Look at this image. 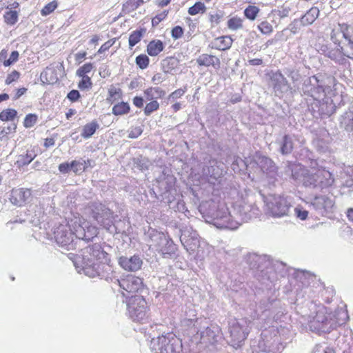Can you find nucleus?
<instances>
[{
	"label": "nucleus",
	"instance_id": "obj_39",
	"mask_svg": "<svg viewBox=\"0 0 353 353\" xmlns=\"http://www.w3.org/2000/svg\"><path fill=\"white\" fill-rule=\"evenodd\" d=\"M339 47L343 51V57H347L353 60V41L345 40L343 45H340Z\"/></svg>",
	"mask_w": 353,
	"mask_h": 353
},
{
	"label": "nucleus",
	"instance_id": "obj_64",
	"mask_svg": "<svg viewBox=\"0 0 353 353\" xmlns=\"http://www.w3.org/2000/svg\"><path fill=\"white\" fill-rule=\"evenodd\" d=\"M81 77L82 79L79 81L78 85L79 88L81 90L90 88L92 85L90 78L88 76H83Z\"/></svg>",
	"mask_w": 353,
	"mask_h": 353
},
{
	"label": "nucleus",
	"instance_id": "obj_46",
	"mask_svg": "<svg viewBox=\"0 0 353 353\" xmlns=\"http://www.w3.org/2000/svg\"><path fill=\"white\" fill-rule=\"evenodd\" d=\"M228 27L232 30H237L242 28L243 20L242 19L234 17L228 21Z\"/></svg>",
	"mask_w": 353,
	"mask_h": 353
},
{
	"label": "nucleus",
	"instance_id": "obj_48",
	"mask_svg": "<svg viewBox=\"0 0 353 353\" xmlns=\"http://www.w3.org/2000/svg\"><path fill=\"white\" fill-rule=\"evenodd\" d=\"M205 6L204 3L199 1L194 4L192 6L189 8L188 13L190 15H196L199 12H204L205 11Z\"/></svg>",
	"mask_w": 353,
	"mask_h": 353
},
{
	"label": "nucleus",
	"instance_id": "obj_49",
	"mask_svg": "<svg viewBox=\"0 0 353 353\" xmlns=\"http://www.w3.org/2000/svg\"><path fill=\"white\" fill-rule=\"evenodd\" d=\"M284 72L294 83L299 81L301 78L299 71L293 68H285Z\"/></svg>",
	"mask_w": 353,
	"mask_h": 353
},
{
	"label": "nucleus",
	"instance_id": "obj_21",
	"mask_svg": "<svg viewBox=\"0 0 353 353\" xmlns=\"http://www.w3.org/2000/svg\"><path fill=\"white\" fill-rule=\"evenodd\" d=\"M258 164L263 172L266 174L268 178L270 180L276 179L277 168L272 159L267 157H261L259 158Z\"/></svg>",
	"mask_w": 353,
	"mask_h": 353
},
{
	"label": "nucleus",
	"instance_id": "obj_4",
	"mask_svg": "<svg viewBox=\"0 0 353 353\" xmlns=\"http://www.w3.org/2000/svg\"><path fill=\"white\" fill-rule=\"evenodd\" d=\"M162 325H154L151 327L152 333L150 341V349L154 353H181L182 352L181 340L173 333L162 332Z\"/></svg>",
	"mask_w": 353,
	"mask_h": 353
},
{
	"label": "nucleus",
	"instance_id": "obj_13",
	"mask_svg": "<svg viewBox=\"0 0 353 353\" xmlns=\"http://www.w3.org/2000/svg\"><path fill=\"white\" fill-rule=\"evenodd\" d=\"M74 233L76 239L89 241L98 234V228L94 225H90L88 222L82 221L80 218H74V221H72Z\"/></svg>",
	"mask_w": 353,
	"mask_h": 353
},
{
	"label": "nucleus",
	"instance_id": "obj_55",
	"mask_svg": "<svg viewBox=\"0 0 353 353\" xmlns=\"http://www.w3.org/2000/svg\"><path fill=\"white\" fill-rule=\"evenodd\" d=\"M258 29L263 34H270L273 31L272 26L268 21H264L258 25Z\"/></svg>",
	"mask_w": 353,
	"mask_h": 353
},
{
	"label": "nucleus",
	"instance_id": "obj_3",
	"mask_svg": "<svg viewBox=\"0 0 353 353\" xmlns=\"http://www.w3.org/2000/svg\"><path fill=\"white\" fill-rule=\"evenodd\" d=\"M309 307L311 312L308 315V325L313 332L329 333L345 324L349 319L345 306L331 312L325 305L311 301Z\"/></svg>",
	"mask_w": 353,
	"mask_h": 353
},
{
	"label": "nucleus",
	"instance_id": "obj_45",
	"mask_svg": "<svg viewBox=\"0 0 353 353\" xmlns=\"http://www.w3.org/2000/svg\"><path fill=\"white\" fill-rule=\"evenodd\" d=\"M17 111L14 109H6L0 113V119L3 121H12L17 116Z\"/></svg>",
	"mask_w": 353,
	"mask_h": 353
},
{
	"label": "nucleus",
	"instance_id": "obj_12",
	"mask_svg": "<svg viewBox=\"0 0 353 353\" xmlns=\"http://www.w3.org/2000/svg\"><path fill=\"white\" fill-rule=\"evenodd\" d=\"M205 324H207L206 322L202 324L201 327H199L192 335L198 343L207 347L217 342L221 330L216 325H211L205 327Z\"/></svg>",
	"mask_w": 353,
	"mask_h": 353
},
{
	"label": "nucleus",
	"instance_id": "obj_61",
	"mask_svg": "<svg viewBox=\"0 0 353 353\" xmlns=\"http://www.w3.org/2000/svg\"><path fill=\"white\" fill-rule=\"evenodd\" d=\"M294 214L297 218L303 221L307 218L308 211L306 210H304L302 207L297 206L294 209Z\"/></svg>",
	"mask_w": 353,
	"mask_h": 353
},
{
	"label": "nucleus",
	"instance_id": "obj_14",
	"mask_svg": "<svg viewBox=\"0 0 353 353\" xmlns=\"http://www.w3.org/2000/svg\"><path fill=\"white\" fill-rule=\"evenodd\" d=\"M308 203L316 215L326 216L327 214L332 212L335 201L332 196L318 195Z\"/></svg>",
	"mask_w": 353,
	"mask_h": 353
},
{
	"label": "nucleus",
	"instance_id": "obj_58",
	"mask_svg": "<svg viewBox=\"0 0 353 353\" xmlns=\"http://www.w3.org/2000/svg\"><path fill=\"white\" fill-rule=\"evenodd\" d=\"M134 165H136V167L141 170H147L148 168V161L145 158H135L134 159Z\"/></svg>",
	"mask_w": 353,
	"mask_h": 353
},
{
	"label": "nucleus",
	"instance_id": "obj_50",
	"mask_svg": "<svg viewBox=\"0 0 353 353\" xmlns=\"http://www.w3.org/2000/svg\"><path fill=\"white\" fill-rule=\"evenodd\" d=\"M151 101L146 104L144 108V114L150 116L152 112L159 108V103L156 100H150Z\"/></svg>",
	"mask_w": 353,
	"mask_h": 353
},
{
	"label": "nucleus",
	"instance_id": "obj_31",
	"mask_svg": "<svg viewBox=\"0 0 353 353\" xmlns=\"http://www.w3.org/2000/svg\"><path fill=\"white\" fill-rule=\"evenodd\" d=\"M264 259L265 256L254 253H250L246 256V262L251 269H261V263Z\"/></svg>",
	"mask_w": 353,
	"mask_h": 353
},
{
	"label": "nucleus",
	"instance_id": "obj_6",
	"mask_svg": "<svg viewBox=\"0 0 353 353\" xmlns=\"http://www.w3.org/2000/svg\"><path fill=\"white\" fill-rule=\"evenodd\" d=\"M301 91L304 95L312 97L319 103H327V95L332 91L321 76H312L306 78L303 83Z\"/></svg>",
	"mask_w": 353,
	"mask_h": 353
},
{
	"label": "nucleus",
	"instance_id": "obj_23",
	"mask_svg": "<svg viewBox=\"0 0 353 353\" xmlns=\"http://www.w3.org/2000/svg\"><path fill=\"white\" fill-rule=\"evenodd\" d=\"M292 177L294 180L302 183L304 186V181L306 176L310 174V170L306 169L300 164H293L291 165Z\"/></svg>",
	"mask_w": 353,
	"mask_h": 353
},
{
	"label": "nucleus",
	"instance_id": "obj_5",
	"mask_svg": "<svg viewBox=\"0 0 353 353\" xmlns=\"http://www.w3.org/2000/svg\"><path fill=\"white\" fill-rule=\"evenodd\" d=\"M334 183V175L316 161L311 162L310 174L306 176L304 187L323 190L331 187Z\"/></svg>",
	"mask_w": 353,
	"mask_h": 353
},
{
	"label": "nucleus",
	"instance_id": "obj_47",
	"mask_svg": "<svg viewBox=\"0 0 353 353\" xmlns=\"http://www.w3.org/2000/svg\"><path fill=\"white\" fill-rule=\"evenodd\" d=\"M259 12V8L255 6H248L244 10V14L250 20H254L256 18L258 13Z\"/></svg>",
	"mask_w": 353,
	"mask_h": 353
},
{
	"label": "nucleus",
	"instance_id": "obj_19",
	"mask_svg": "<svg viewBox=\"0 0 353 353\" xmlns=\"http://www.w3.org/2000/svg\"><path fill=\"white\" fill-rule=\"evenodd\" d=\"M147 244L150 249L158 250L162 245L163 241L168 236L162 232H159L155 229L150 228L145 234Z\"/></svg>",
	"mask_w": 353,
	"mask_h": 353
},
{
	"label": "nucleus",
	"instance_id": "obj_20",
	"mask_svg": "<svg viewBox=\"0 0 353 353\" xmlns=\"http://www.w3.org/2000/svg\"><path fill=\"white\" fill-rule=\"evenodd\" d=\"M119 264L126 271L135 272L141 269L143 261L138 255L130 257L121 256L119 259Z\"/></svg>",
	"mask_w": 353,
	"mask_h": 353
},
{
	"label": "nucleus",
	"instance_id": "obj_43",
	"mask_svg": "<svg viewBox=\"0 0 353 353\" xmlns=\"http://www.w3.org/2000/svg\"><path fill=\"white\" fill-rule=\"evenodd\" d=\"M341 23H339L338 28L333 29L330 34L332 41L339 47L341 43V39L343 37L342 31H341Z\"/></svg>",
	"mask_w": 353,
	"mask_h": 353
},
{
	"label": "nucleus",
	"instance_id": "obj_51",
	"mask_svg": "<svg viewBox=\"0 0 353 353\" xmlns=\"http://www.w3.org/2000/svg\"><path fill=\"white\" fill-rule=\"evenodd\" d=\"M17 125L14 123H10L8 126L0 127V140H2L8 134L15 131Z\"/></svg>",
	"mask_w": 353,
	"mask_h": 353
},
{
	"label": "nucleus",
	"instance_id": "obj_62",
	"mask_svg": "<svg viewBox=\"0 0 353 353\" xmlns=\"http://www.w3.org/2000/svg\"><path fill=\"white\" fill-rule=\"evenodd\" d=\"M108 92L110 96L109 100H112V99L113 100L119 99L121 95V90L119 88L111 87Z\"/></svg>",
	"mask_w": 353,
	"mask_h": 353
},
{
	"label": "nucleus",
	"instance_id": "obj_56",
	"mask_svg": "<svg viewBox=\"0 0 353 353\" xmlns=\"http://www.w3.org/2000/svg\"><path fill=\"white\" fill-rule=\"evenodd\" d=\"M168 12H169L168 10H164V11L161 12V13L157 14L152 19V26L153 27L157 26L160 22L163 21L167 17Z\"/></svg>",
	"mask_w": 353,
	"mask_h": 353
},
{
	"label": "nucleus",
	"instance_id": "obj_35",
	"mask_svg": "<svg viewBox=\"0 0 353 353\" xmlns=\"http://www.w3.org/2000/svg\"><path fill=\"white\" fill-rule=\"evenodd\" d=\"M99 128V125L97 121L95 120L92 121L83 127L81 135L84 139H89L95 133Z\"/></svg>",
	"mask_w": 353,
	"mask_h": 353
},
{
	"label": "nucleus",
	"instance_id": "obj_37",
	"mask_svg": "<svg viewBox=\"0 0 353 353\" xmlns=\"http://www.w3.org/2000/svg\"><path fill=\"white\" fill-rule=\"evenodd\" d=\"M130 110V105L126 102H120L112 107V114L116 116H121L128 114Z\"/></svg>",
	"mask_w": 353,
	"mask_h": 353
},
{
	"label": "nucleus",
	"instance_id": "obj_28",
	"mask_svg": "<svg viewBox=\"0 0 353 353\" xmlns=\"http://www.w3.org/2000/svg\"><path fill=\"white\" fill-rule=\"evenodd\" d=\"M40 78L41 81L48 84H54L59 79L55 69L52 67H47L41 73Z\"/></svg>",
	"mask_w": 353,
	"mask_h": 353
},
{
	"label": "nucleus",
	"instance_id": "obj_8",
	"mask_svg": "<svg viewBox=\"0 0 353 353\" xmlns=\"http://www.w3.org/2000/svg\"><path fill=\"white\" fill-rule=\"evenodd\" d=\"M127 310L129 317L133 321L144 323L148 319L147 302L142 296L135 295L129 298Z\"/></svg>",
	"mask_w": 353,
	"mask_h": 353
},
{
	"label": "nucleus",
	"instance_id": "obj_36",
	"mask_svg": "<svg viewBox=\"0 0 353 353\" xmlns=\"http://www.w3.org/2000/svg\"><path fill=\"white\" fill-rule=\"evenodd\" d=\"M293 139L290 135L283 136L280 147V151L283 154H290L293 150Z\"/></svg>",
	"mask_w": 353,
	"mask_h": 353
},
{
	"label": "nucleus",
	"instance_id": "obj_42",
	"mask_svg": "<svg viewBox=\"0 0 353 353\" xmlns=\"http://www.w3.org/2000/svg\"><path fill=\"white\" fill-rule=\"evenodd\" d=\"M3 18L6 23L13 26L18 21L19 14L15 10H9L5 12Z\"/></svg>",
	"mask_w": 353,
	"mask_h": 353
},
{
	"label": "nucleus",
	"instance_id": "obj_59",
	"mask_svg": "<svg viewBox=\"0 0 353 353\" xmlns=\"http://www.w3.org/2000/svg\"><path fill=\"white\" fill-rule=\"evenodd\" d=\"M93 68V65L90 63H85L77 70V74L79 77L87 76L86 74L89 73Z\"/></svg>",
	"mask_w": 353,
	"mask_h": 353
},
{
	"label": "nucleus",
	"instance_id": "obj_44",
	"mask_svg": "<svg viewBox=\"0 0 353 353\" xmlns=\"http://www.w3.org/2000/svg\"><path fill=\"white\" fill-rule=\"evenodd\" d=\"M258 348L259 350L262 352H273L272 343L269 341H265L263 338H261V339L259 341Z\"/></svg>",
	"mask_w": 353,
	"mask_h": 353
},
{
	"label": "nucleus",
	"instance_id": "obj_60",
	"mask_svg": "<svg viewBox=\"0 0 353 353\" xmlns=\"http://www.w3.org/2000/svg\"><path fill=\"white\" fill-rule=\"evenodd\" d=\"M84 163H82L81 161H76L74 160L70 163V166L72 167V170L74 173L81 172L85 171L83 167Z\"/></svg>",
	"mask_w": 353,
	"mask_h": 353
},
{
	"label": "nucleus",
	"instance_id": "obj_52",
	"mask_svg": "<svg viewBox=\"0 0 353 353\" xmlns=\"http://www.w3.org/2000/svg\"><path fill=\"white\" fill-rule=\"evenodd\" d=\"M137 8L138 6L135 0H126L123 4L122 10L125 13H130Z\"/></svg>",
	"mask_w": 353,
	"mask_h": 353
},
{
	"label": "nucleus",
	"instance_id": "obj_30",
	"mask_svg": "<svg viewBox=\"0 0 353 353\" xmlns=\"http://www.w3.org/2000/svg\"><path fill=\"white\" fill-rule=\"evenodd\" d=\"M341 47L338 46V48H331L326 57L334 61L335 63L343 65L345 63L346 59L343 57Z\"/></svg>",
	"mask_w": 353,
	"mask_h": 353
},
{
	"label": "nucleus",
	"instance_id": "obj_38",
	"mask_svg": "<svg viewBox=\"0 0 353 353\" xmlns=\"http://www.w3.org/2000/svg\"><path fill=\"white\" fill-rule=\"evenodd\" d=\"M145 32V29L141 28L140 30H137L133 31L130 37H129V46L130 48L134 47L136 44H137L143 37L144 33Z\"/></svg>",
	"mask_w": 353,
	"mask_h": 353
},
{
	"label": "nucleus",
	"instance_id": "obj_18",
	"mask_svg": "<svg viewBox=\"0 0 353 353\" xmlns=\"http://www.w3.org/2000/svg\"><path fill=\"white\" fill-rule=\"evenodd\" d=\"M32 192L28 188H14L10 195V202L17 206L21 207L30 201Z\"/></svg>",
	"mask_w": 353,
	"mask_h": 353
},
{
	"label": "nucleus",
	"instance_id": "obj_22",
	"mask_svg": "<svg viewBox=\"0 0 353 353\" xmlns=\"http://www.w3.org/2000/svg\"><path fill=\"white\" fill-rule=\"evenodd\" d=\"M176 250V245L174 243L172 239L168 236L165 241H163L162 245L159 247L158 252L164 258H172Z\"/></svg>",
	"mask_w": 353,
	"mask_h": 353
},
{
	"label": "nucleus",
	"instance_id": "obj_1",
	"mask_svg": "<svg viewBox=\"0 0 353 353\" xmlns=\"http://www.w3.org/2000/svg\"><path fill=\"white\" fill-rule=\"evenodd\" d=\"M200 208L207 222L217 228L231 230L237 229L243 222H248L261 214L259 208L249 199L236 202L231 210L224 203L214 201L206 202Z\"/></svg>",
	"mask_w": 353,
	"mask_h": 353
},
{
	"label": "nucleus",
	"instance_id": "obj_54",
	"mask_svg": "<svg viewBox=\"0 0 353 353\" xmlns=\"http://www.w3.org/2000/svg\"><path fill=\"white\" fill-rule=\"evenodd\" d=\"M136 63L141 69H145L148 66L149 58L145 54H140L136 57Z\"/></svg>",
	"mask_w": 353,
	"mask_h": 353
},
{
	"label": "nucleus",
	"instance_id": "obj_17",
	"mask_svg": "<svg viewBox=\"0 0 353 353\" xmlns=\"http://www.w3.org/2000/svg\"><path fill=\"white\" fill-rule=\"evenodd\" d=\"M121 288L127 293H135L143 289V281L141 278L130 274L120 280H117Z\"/></svg>",
	"mask_w": 353,
	"mask_h": 353
},
{
	"label": "nucleus",
	"instance_id": "obj_41",
	"mask_svg": "<svg viewBox=\"0 0 353 353\" xmlns=\"http://www.w3.org/2000/svg\"><path fill=\"white\" fill-rule=\"evenodd\" d=\"M341 31H342V37L344 39V40L353 41V23H341Z\"/></svg>",
	"mask_w": 353,
	"mask_h": 353
},
{
	"label": "nucleus",
	"instance_id": "obj_11",
	"mask_svg": "<svg viewBox=\"0 0 353 353\" xmlns=\"http://www.w3.org/2000/svg\"><path fill=\"white\" fill-rule=\"evenodd\" d=\"M267 213L273 217H282L288 215L291 202L287 197L280 195H270L265 201Z\"/></svg>",
	"mask_w": 353,
	"mask_h": 353
},
{
	"label": "nucleus",
	"instance_id": "obj_15",
	"mask_svg": "<svg viewBox=\"0 0 353 353\" xmlns=\"http://www.w3.org/2000/svg\"><path fill=\"white\" fill-rule=\"evenodd\" d=\"M205 323V319L197 318L196 310L194 308L187 307L181 320V327L188 331V334H194L196 330Z\"/></svg>",
	"mask_w": 353,
	"mask_h": 353
},
{
	"label": "nucleus",
	"instance_id": "obj_57",
	"mask_svg": "<svg viewBox=\"0 0 353 353\" xmlns=\"http://www.w3.org/2000/svg\"><path fill=\"white\" fill-rule=\"evenodd\" d=\"M37 117L34 114H29L26 116L23 125L26 128H32L37 122Z\"/></svg>",
	"mask_w": 353,
	"mask_h": 353
},
{
	"label": "nucleus",
	"instance_id": "obj_29",
	"mask_svg": "<svg viewBox=\"0 0 353 353\" xmlns=\"http://www.w3.org/2000/svg\"><path fill=\"white\" fill-rule=\"evenodd\" d=\"M232 43V39L230 36H223L215 39L212 43V48L219 50L229 49Z\"/></svg>",
	"mask_w": 353,
	"mask_h": 353
},
{
	"label": "nucleus",
	"instance_id": "obj_24",
	"mask_svg": "<svg viewBox=\"0 0 353 353\" xmlns=\"http://www.w3.org/2000/svg\"><path fill=\"white\" fill-rule=\"evenodd\" d=\"M339 123L341 128L348 132H353V107L345 111L340 117Z\"/></svg>",
	"mask_w": 353,
	"mask_h": 353
},
{
	"label": "nucleus",
	"instance_id": "obj_63",
	"mask_svg": "<svg viewBox=\"0 0 353 353\" xmlns=\"http://www.w3.org/2000/svg\"><path fill=\"white\" fill-rule=\"evenodd\" d=\"M19 54L18 51H12L11 54L10 55L9 59L5 60V61L3 62L4 66H10L14 63L17 62L19 59Z\"/></svg>",
	"mask_w": 353,
	"mask_h": 353
},
{
	"label": "nucleus",
	"instance_id": "obj_33",
	"mask_svg": "<svg viewBox=\"0 0 353 353\" xmlns=\"http://www.w3.org/2000/svg\"><path fill=\"white\" fill-rule=\"evenodd\" d=\"M36 154L32 150H27L26 154H20L17 157L15 164L21 168L30 163L35 158Z\"/></svg>",
	"mask_w": 353,
	"mask_h": 353
},
{
	"label": "nucleus",
	"instance_id": "obj_27",
	"mask_svg": "<svg viewBox=\"0 0 353 353\" xmlns=\"http://www.w3.org/2000/svg\"><path fill=\"white\" fill-rule=\"evenodd\" d=\"M217 161L215 159L209 161V165H206L203 168V175L216 179L221 175V172L218 168Z\"/></svg>",
	"mask_w": 353,
	"mask_h": 353
},
{
	"label": "nucleus",
	"instance_id": "obj_9",
	"mask_svg": "<svg viewBox=\"0 0 353 353\" xmlns=\"http://www.w3.org/2000/svg\"><path fill=\"white\" fill-rule=\"evenodd\" d=\"M252 326V322L245 318L234 320L229 323V330L232 338V345L239 347L248 337Z\"/></svg>",
	"mask_w": 353,
	"mask_h": 353
},
{
	"label": "nucleus",
	"instance_id": "obj_7",
	"mask_svg": "<svg viewBox=\"0 0 353 353\" xmlns=\"http://www.w3.org/2000/svg\"><path fill=\"white\" fill-rule=\"evenodd\" d=\"M88 213L99 225L110 233H120L114 225V216L113 212L100 202L90 203L88 207Z\"/></svg>",
	"mask_w": 353,
	"mask_h": 353
},
{
	"label": "nucleus",
	"instance_id": "obj_16",
	"mask_svg": "<svg viewBox=\"0 0 353 353\" xmlns=\"http://www.w3.org/2000/svg\"><path fill=\"white\" fill-rule=\"evenodd\" d=\"M270 80L276 96L281 97L283 94L292 90L286 78L279 70L271 72Z\"/></svg>",
	"mask_w": 353,
	"mask_h": 353
},
{
	"label": "nucleus",
	"instance_id": "obj_53",
	"mask_svg": "<svg viewBox=\"0 0 353 353\" xmlns=\"http://www.w3.org/2000/svg\"><path fill=\"white\" fill-rule=\"evenodd\" d=\"M57 2L53 1L46 5L41 10V14L42 16H47L52 13L57 8Z\"/></svg>",
	"mask_w": 353,
	"mask_h": 353
},
{
	"label": "nucleus",
	"instance_id": "obj_34",
	"mask_svg": "<svg viewBox=\"0 0 353 353\" xmlns=\"http://www.w3.org/2000/svg\"><path fill=\"white\" fill-rule=\"evenodd\" d=\"M144 94L147 100H154L163 97L165 92L159 87H151L144 91Z\"/></svg>",
	"mask_w": 353,
	"mask_h": 353
},
{
	"label": "nucleus",
	"instance_id": "obj_40",
	"mask_svg": "<svg viewBox=\"0 0 353 353\" xmlns=\"http://www.w3.org/2000/svg\"><path fill=\"white\" fill-rule=\"evenodd\" d=\"M294 277L296 279L299 281L303 284V285H308L310 283V279L313 278L310 272L303 270L296 271L294 272Z\"/></svg>",
	"mask_w": 353,
	"mask_h": 353
},
{
	"label": "nucleus",
	"instance_id": "obj_26",
	"mask_svg": "<svg viewBox=\"0 0 353 353\" xmlns=\"http://www.w3.org/2000/svg\"><path fill=\"white\" fill-rule=\"evenodd\" d=\"M196 62L199 65L203 66H210L212 65L215 68H219L220 65V60L215 56L209 55L207 54H203L200 55L197 59Z\"/></svg>",
	"mask_w": 353,
	"mask_h": 353
},
{
	"label": "nucleus",
	"instance_id": "obj_32",
	"mask_svg": "<svg viewBox=\"0 0 353 353\" xmlns=\"http://www.w3.org/2000/svg\"><path fill=\"white\" fill-rule=\"evenodd\" d=\"M164 45L161 40H152L147 46V52L151 57L158 55L163 50Z\"/></svg>",
	"mask_w": 353,
	"mask_h": 353
},
{
	"label": "nucleus",
	"instance_id": "obj_25",
	"mask_svg": "<svg viewBox=\"0 0 353 353\" xmlns=\"http://www.w3.org/2000/svg\"><path fill=\"white\" fill-rule=\"evenodd\" d=\"M320 11L317 7H312L301 19L300 23L303 26L312 24L318 18Z\"/></svg>",
	"mask_w": 353,
	"mask_h": 353
},
{
	"label": "nucleus",
	"instance_id": "obj_10",
	"mask_svg": "<svg viewBox=\"0 0 353 353\" xmlns=\"http://www.w3.org/2000/svg\"><path fill=\"white\" fill-rule=\"evenodd\" d=\"M71 219L67 224H60L54 230V239L57 243L65 250H73L76 249L77 241L74 240L73 227Z\"/></svg>",
	"mask_w": 353,
	"mask_h": 353
},
{
	"label": "nucleus",
	"instance_id": "obj_2",
	"mask_svg": "<svg viewBox=\"0 0 353 353\" xmlns=\"http://www.w3.org/2000/svg\"><path fill=\"white\" fill-rule=\"evenodd\" d=\"M80 260L74 262L79 273H83L88 277H99L108 281L111 279L112 268L107 262L108 254L98 243L90 245L81 250Z\"/></svg>",
	"mask_w": 353,
	"mask_h": 353
}]
</instances>
